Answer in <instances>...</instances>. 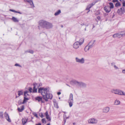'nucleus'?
I'll list each match as a JSON object with an SVG mask.
<instances>
[{
    "label": "nucleus",
    "mask_w": 125,
    "mask_h": 125,
    "mask_svg": "<svg viewBox=\"0 0 125 125\" xmlns=\"http://www.w3.org/2000/svg\"><path fill=\"white\" fill-rule=\"evenodd\" d=\"M40 93L42 96V97H40V101L44 103L45 101H48V99H51L52 97V95L51 93L50 88L47 87L40 88Z\"/></svg>",
    "instance_id": "obj_1"
},
{
    "label": "nucleus",
    "mask_w": 125,
    "mask_h": 125,
    "mask_svg": "<svg viewBox=\"0 0 125 125\" xmlns=\"http://www.w3.org/2000/svg\"><path fill=\"white\" fill-rule=\"evenodd\" d=\"M40 26L46 29H51L53 27L52 23L43 20L40 21Z\"/></svg>",
    "instance_id": "obj_2"
},
{
    "label": "nucleus",
    "mask_w": 125,
    "mask_h": 125,
    "mask_svg": "<svg viewBox=\"0 0 125 125\" xmlns=\"http://www.w3.org/2000/svg\"><path fill=\"white\" fill-rule=\"evenodd\" d=\"M69 105L70 107L72 106L73 103V94L71 93L70 94L68 101Z\"/></svg>",
    "instance_id": "obj_3"
},
{
    "label": "nucleus",
    "mask_w": 125,
    "mask_h": 125,
    "mask_svg": "<svg viewBox=\"0 0 125 125\" xmlns=\"http://www.w3.org/2000/svg\"><path fill=\"white\" fill-rule=\"evenodd\" d=\"M75 60L76 62L81 64H83L84 63L85 60L83 58H82L79 59L77 57H76Z\"/></svg>",
    "instance_id": "obj_4"
},
{
    "label": "nucleus",
    "mask_w": 125,
    "mask_h": 125,
    "mask_svg": "<svg viewBox=\"0 0 125 125\" xmlns=\"http://www.w3.org/2000/svg\"><path fill=\"white\" fill-rule=\"evenodd\" d=\"M125 9L124 7H122L120 9H118L117 11V13L119 15H121L125 12Z\"/></svg>",
    "instance_id": "obj_5"
},
{
    "label": "nucleus",
    "mask_w": 125,
    "mask_h": 125,
    "mask_svg": "<svg viewBox=\"0 0 125 125\" xmlns=\"http://www.w3.org/2000/svg\"><path fill=\"white\" fill-rule=\"evenodd\" d=\"M88 122L89 123L95 124L97 123V121L94 118H92L88 120Z\"/></svg>",
    "instance_id": "obj_6"
},
{
    "label": "nucleus",
    "mask_w": 125,
    "mask_h": 125,
    "mask_svg": "<svg viewBox=\"0 0 125 125\" xmlns=\"http://www.w3.org/2000/svg\"><path fill=\"white\" fill-rule=\"evenodd\" d=\"M80 44L78 42V41H77L75 42L73 45V47L74 49H76L78 48L80 46Z\"/></svg>",
    "instance_id": "obj_7"
},
{
    "label": "nucleus",
    "mask_w": 125,
    "mask_h": 125,
    "mask_svg": "<svg viewBox=\"0 0 125 125\" xmlns=\"http://www.w3.org/2000/svg\"><path fill=\"white\" fill-rule=\"evenodd\" d=\"M97 2V1H96L92 3L89 4L87 6L86 10H87L90 9Z\"/></svg>",
    "instance_id": "obj_8"
},
{
    "label": "nucleus",
    "mask_w": 125,
    "mask_h": 125,
    "mask_svg": "<svg viewBox=\"0 0 125 125\" xmlns=\"http://www.w3.org/2000/svg\"><path fill=\"white\" fill-rule=\"evenodd\" d=\"M26 1L30 4L31 6V8H34V7L32 0H24V1Z\"/></svg>",
    "instance_id": "obj_9"
},
{
    "label": "nucleus",
    "mask_w": 125,
    "mask_h": 125,
    "mask_svg": "<svg viewBox=\"0 0 125 125\" xmlns=\"http://www.w3.org/2000/svg\"><path fill=\"white\" fill-rule=\"evenodd\" d=\"M95 40L91 41L88 44V45L90 47V48H91L94 45V43L95 42Z\"/></svg>",
    "instance_id": "obj_10"
},
{
    "label": "nucleus",
    "mask_w": 125,
    "mask_h": 125,
    "mask_svg": "<svg viewBox=\"0 0 125 125\" xmlns=\"http://www.w3.org/2000/svg\"><path fill=\"white\" fill-rule=\"evenodd\" d=\"M4 116L7 120L9 122H11V120L10 119L9 115L8 113L5 112L4 114Z\"/></svg>",
    "instance_id": "obj_11"
},
{
    "label": "nucleus",
    "mask_w": 125,
    "mask_h": 125,
    "mask_svg": "<svg viewBox=\"0 0 125 125\" xmlns=\"http://www.w3.org/2000/svg\"><path fill=\"white\" fill-rule=\"evenodd\" d=\"M104 10L107 13H109L111 11V9L108 6H105L104 7Z\"/></svg>",
    "instance_id": "obj_12"
},
{
    "label": "nucleus",
    "mask_w": 125,
    "mask_h": 125,
    "mask_svg": "<svg viewBox=\"0 0 125 125\" xmlns=\"http://www.w3.org/2000/svg\"><path fill=\"white\" fill-rule=\"evenodd\" d=\"M79 82L75 80H73L71 81L70 82V83L72 84H77L78 85Z\"/></svg>",
    "instance_id": "obj_13"
},
{
    "label": "nucleus",
    "mask_w": 125,
    "mask_h": 125,
    "mask_svg": "<svg viewBox=\"0 0 125 125\" xmlns=\"http://www.w3.org/2000/svg\"><path fill=\"white\" fill-rule=\"evenodd\" d=\"M117 94L121 95H125V93L122 91L118 89Z\"/></svg>",
    "instance_id": "obj_14"
},
{
    "label": "nucleus",
    "mask_w": 125,
    "mask_h": 125,
    "mask_svg": "<svg viewBox=\"0 0 125 125\" xmlns=\"http://www.w3.org/2000/svg\"><path fill=\"white\" fill-rule=\"evenodd\" d=\"M110 110V108L108 107H106L104 108L103 110V112L104 113H107Z\"/></svg>",
    "instance_id": "obj_15"
},
{
    "label": "nucleus",
    "mask_w": 125,
    "mask_h": 125,
    "mask_svg": "<svg viewBox=\"0 0 125 125\" xmlns=\"http://www.w3.org/2000/svg\"><path fill=\"white\" fill-rule=\"evenodd\" d=\"M78 85L82 87H85L86 86V84L82 82H79Z\"/></svg>",
    "instance_id": "obj_16"
},
{
    "label": "nucleus",
    "mask_w": 125,
    "mask_h": 125,
    "mask_svg": "<svg viewBox=\"0 0 125 125\" xmlns=\"http://www.w3.org/2000/svg\"><path fill=\"white\" fill-rule=\"evenodd\" d=\"M45 115L46 116V117L47 119L49 121H50L51 120V118L48 115V113L47 111L46 112Z\"/></svg>",
    "instance_id": "obj_17"
},
{
    "label": "nucleus",
    "mask_w": 125,
    "mask_h": 125,
    "mask_svg": "<svg viewBox=\"0 0 125 125\" xmlns=\"http://www.w3.org/2000/svg\"><path fill=\"white\" fill-rule=\"evenodd\" d=\"M84 41V39L83 38H81L79 41H78L79 43L80 44V45H82Z\"/></svg>",
    "instance_id": "obj_18"
},
{
    "label": "nucleus",
    "mask_w": 125,
    "mask_h": 125,
    "mask_svg": "<svg viewBox=\"0 0 125 125\" xmlns=\"http://www.w3.org/2000/svg\"><path fill=\"white\" fill-rule=\"evenodd\" d=\"M118 89H114L112 90L111 92L112 93L115 94H117Z\"/></svg>",
    "instance_id": "obj_19"
},
{
    "label": "nucleus",
    "mask_w": 125,
    "mask_h": 125,
    "mask_svg": "<svg viewBox=\"0 0 125 125\" xmlns=\"http://www.w3.org/2000/svg\"><path fill=\"white\" fill-rule=\"evenodd\" d=\"M27 119H26V118H23L22 119V124L23 125H24L26 123L27 121Z\"/></svg>",
    "instance_id": "obj_20"
},
{
    "label": "nucleus",
    "mask_w": 125,
    "mask_h": 125,
    "mask_svg": "<svg viewBox=\"0 0 125 125\" xmlns=\"http://www.w3.org/2000/svg\"><path fill=\"white\" fill-rule=\"evenodd\" d=\"M24 109V106L23 105H22L21 107V108H18V111L20 112H22Z\"/></svg>",
    "instance_id": "obj_21"
},
{
    "label": "nucleus",
    "mask_w": 125,
    "mask_h": 125,
    "mask_svg": "<svg viewBox=\"0 0 125 125\" xmlns=\"http://www.w3.org/2000/svg\"><path fill=\"white\" fill-rule=\"evenodd\" d=\"M11 19L13 21L15 22H18L19 21V20L17 18L14 17H12Z\"/></svg>",
    "instance_id": "obj_22"
},
{
    "label": "nucleus",
    "mask_w": 125,
    "mask_h": 125,
    "mask_svg": "<svg viewBox=\"0 0 125 125\" xmlns=\"http://www.w3.org/2000/svg\"><path fill=\"white\" fill-rule=\"evenodd\" d=\"M90 48H90V47L88 45H87L85 46L84 48V50L85 52H87Z\"/></svg>",
    "instance_id": "obj_23"
},
{
    "label": "nucleus",
    "mask_w": 125,
    "mask_h": 125,
    "mask_svg": "<svg viewBox=\"0 0 125 125\" xmlns=\"http://www.w3.org/2000/svg\"><path fill=\"white\" fill-rule=\"evenodd\" d=\"M29 99L28 98H26L25 97H24L23 101L22 102V104H23L26 102Z\"/></svg>",
    "instance_id": "obj_24"
},
{
    "label": "nucleus",
    "mask_w": 125,
    "mask_h": 125,
    "mask_svg": "<svg viewBox=\"0 0 125 125\" xmlns=\"http://www.w3.org/2000/svg\"><path fill=\"white\" fill-rule=\"evenodd\" d=\"M61 13V11L60 10H58L55 13L54 15L55 16H57L59 15Z\"/></svg>",
    "instance_id": "obj_25"
},
{
    "label": "nucleus",
    "mask_w": 125,
    "mask_h": 125,
    "mask_svg": "<svg viewBox=\"0 0 125 125\" xmlns=\"http://www.w3.org/2000/svg\"><path fill=\"white\" fill-rule=\"evenodd\" d=\"M28 91H25L24 93V97H27L28 96H29V94H28L29 93Z\"/></svg>",
    "instance_id": "obj_26"
},
{
    "label": "nucleus",
    "mask_w": 125,
    "mask_h": 125,
    "mask_svg": "<svg viewBox=\"0 0 125 125\" xmlns=\"http://www.w3.org/2000/svg\"><path fill=\"white\" fill-rule=\"evenodd\" d=\"M10 11H12L13 12H14V13H18L19 14H21L22 13L20 12H18L16 11L15 10H12V9H10Z\"/></svg>",
    "instance_id": "obj_27"
},
{
    "label": "nucleus",
    "mask_w": 125,
    "mask_h": 125,
    "mask_svg": "<svg viewBox=\"0 0 125 125\" xmlns=\"http://www.w3.org/2000/svg\"><path fill=\"white\" fill-rule=\"evenodd\" d=\"M109 4L110 5V7L109 8L110 9L113 8L114 7V6L113 4L112 3H109Z\"/></svg>",
    "instance_id": "obj_28"
},
{
    "label": "nucleus",
    "mask_w": 125,
    "mask_h": 125,
    "mask_svg": "<svg viewBox=\"0 0 125 125\" xmlns=\"http://www.w3.org/2000/svg\"><path fill=\"white\" fill-rule=\"evenodd\" d=\"M37 88H36L35 86H34L33 87V89L32 91V92L35 93L37 92Z\"/></svg>",
    "instance_id": "obj_29"
},
{
    "label": "nucleus",
    "mask_w": 125,
    "mask_h": 125,
    "mask_svg": "<svg viewBox=\"0 0 125 125\" xmlns=\"http://www.w3.org/2000/svg\"><path fill=\"white\" fill-rule=\"evenodd\" d=\"M18 94L19 96L23 94V92L22 91H18Z\"/></svg>",
    "instance_id": "obj_30"
},
{
    "label": "nucleus",
    "mask_w": 125,
    "mask_h": 125,
    "mask_svg": "<svg viewBox=\"0 0 125 125\" xmlns=\"http://www.w3.org/2000/svg\"><path fill=\"white\" fill-rule=\"evenodd\" d=\"M120 103V102L119 101L116 100L115 102V105H118Z\"/></svg>",
    "instance_id": "obj_31"
},
{
    "label": "nucleus",
    "mask_w": 125,
    "mask_h": 125,
    "mask_svg": "<svg viewBox=\"0 0 125 125\" xmlns=\"http://www.w3.org/2000/svg\"><path fill=\"white\" fill-rule=\"evenodd\" d=\"M25 52H29V53H31V54H33L34 52L33 51H32V50H28L27 51H26Z\"/></svg>",
    "instance_id": "obj_32"
},
{
    "label": "nucleus",
    "mask_w": 125,
    "mask_h": 125,
    "mask_svg": "<svg viewBox=\"0 0 125 125\" xmlns=\"http://www.w3.org/2000/svg\"><path fill=\"white\" fill-rule=\"evenodd\" d=\"M121 5V4L120 3L118 2H117L116 3H115V6L116 7H117L118 6H120Z\"/></svg>",
    "instance_id": "obj_33"
},
{
    "label": "nucleus",
    "mask_w": 125,
    "mask_h": 125,
    "mask_svg": "<svg viewBox=\"0 0 125 125\" xmlns=\"http://www.w3.org/2000/svg\"><path fill=\"white\" fill-rule=\"evenodd\" d=\"M3 118V115L2 112H0V118L2 119Z\"/></svg>",
    "instance_id": "obj_34"
},
{
    "label": "nucleus",
    "mask_w": 125,
    "mask_h": 125,
    "mask_svg": "<svg viewBox=\"0 0 125 125\" xmlns=\"http://www.w3.org/2000/svg\"><path fill=\"white\" fill-rule=\"evenodd\" d=\"M32 114L35 116L37 118H38L37 114L35 112H33L32 113Z\"/></svg>",
    "instance_id": "obj_35"
},
{
    "label": "nucleus",
    "mask_w": 125,
    "mask_h": 125,
    "mask_svg": "<svg viewBox=\"0 0 125 125\" xmlns=\"http://www.w3.org/2000/svg\"><path fill=\"white\" fill-rule=\"evenodd\" d=\"M18 104L19 105H20L21 104H22V101L21 100H19L18 102Z\"/></svg>",
    "instance_id": "obj_36"
},
{
    "label": "nucleus",
    "mask_w": 125,
    "mask_h": 125,
    "mask_svg": "<svg viewBox=\"0 0 125 125\" xmlns=\"http://www.w3.org/2000/svg\"><path fill=\"white\" fill-rule=\"evenodd\" d=\"M29 91H30V93L32 92V88L31 87H30L29 89Z\"/></svg>",
    "instance_id": "obj_37"
},
{
    "label": "nucleus",
    "mask_w": 125,
    "mask_h": 125,
    "mask_svg": "<svg viewBox=\"0 0 125 125\" xmlns=\"http://www.w3.org/2000/svg\"><path fill=\"white\" fill-rule=\"evenodd\" d=\"M42 121L43 123H46L45 121V119H42Z\"/></svg>",
    "instance_id": "obj_38"
},
{
    "label": "nucleus",
    "mask_w": 125,
    "mask_h": 125,
    "mask_svg": "<svg viewBox=\"0 0 125 125\" xmlns=\"http://www.w3.org/2000/svg\"><path fill=\"white\" fill-rule=\"evenodd\" d=\"M15 66H19V67H21V65H19V64H18V63L15 64Z\"/></svg>",
    "instance_id": "obj_39"
},
{
    "label": "nucleus",
    "mask_w": 125,
    "mask_h": 125,
    "mask_svg": "<svg viewBox=\"0 0 125 125\" xmlns=\"http://www.w3.org/2000/svg\"><path fill=\"white\" fill-rule=\"evenodd\" d=\"M97 18L98 19V20L100 21H101V18L100 17V16H98L97 17Z\"/></svg>",
    "instance_id": "obj_40"
},
{
    "label": "nucleus",
    "mask_w": 125,
    "mask_h": 125,
    "mask_svg": "<svg viewBox=\"0 0 125 125\" xmlns=\"http://www.w3.org/2000/svg\"><path fill=\"white\" fill-rule=\"evenodd\" d=\"M123 4V7H125V1H123L122 2Z\"/></svg>",
    "instance_id": "obj_41"
},
{
    "label": "nucleus",
    "mask_w": 125,
    "mask_h": 125,
    "mask_svg": "<svg viewBox=\"0 0 125 125\" xmlns=\"http://www.w3.org/2000/svg\"><path fill=\"white\" fill-rule=\"evenodd\" d=\"M35 99L36 100H38L39 102V96H38Z\"/></svg>",
    "instance_id": "obj_42"
},
{
    "label": "nucleus",
    "mask_w": 125,
    "mask_h": 125,
    "mask_svg": "<svg viewBox=\"0 0 125 125\" xmlns=\"http://www.w3.org/2000/svg\"><path fill=\"white\" fill-rule=\"evenodd\" d=\"M111 65L113 66H114V65H115V63L113 62L111 63Z\"/></svg>",
    "instance_id": "obj_43"
},
{
    "label": "nucleus",
    "mask_w": 125,
    "mask_h": 125,
    "mask_svg": "<svg viewBox=\"0 0 125 125\" xmlns=\"http://www.w3.org/2000/svg\"><path fill=\"white\" fill-rule=\"evenodd\" d=\"M113 2H118V0H113Z\"/></svg>",
    "instance_id": "obj_44"
},
{
    "label": "nucleus",
    "mask_w": 125,
    "mask_h": 125,
    "mask_svg": "<svg viewBox=\"0 0 125 125\" xmlns=\"http://www.w3.org/2000/svg\"><path fill=\"white\" fill-rule=\"evenodd\" d=\"M114 67L115 69H118V67L117 66H116L115 65H114Z\"/></svg>",
    "instance_id": "obj_45"
},
{
    "label": "nucleus",
    "mask_w": 125,
    "mask_h": 125,
    "mask_svg": "<svg viewBox=\"0 0 125 125\" xmlns=\"http://www.w3.org/2000/svg\"><path fill=\"white\" fill-rule=\"evenodd\" d=\"M122 72L124 73H125V69L124 70H123L122 71Z\"/></svg>",
    "instance_id": "obj_46"
},
{
    "label": "nucleus",
    "mask_w": 125,
    "mask_h": 125,
    "mask_svg": "<svg viewBox=\"0 0 125 125\" xmlns=\"http://www.w3.org/2000/svg\"><path fill=\"white\" fill-rule=\"evenodd\" d=\"M120 33H124H124H125V31H122L121 32H120Z\"/></svg>",
    "instance_id": "obj_47"
},
{
    "label": "nucleus",
    "mask_w": 125,
    "mask_h": 125,
    "mask_svg": "<svg viewBox=\"0 0 125 125\" xmlns=\"http://www.w3.org/2000/svg\"><path fill=\"white\" fill-rule=\"evenodd\" d=\"M57 94L58 95H59L61 94V93L60 92H58L57 93Z\"/></svg>",
    "instance_id": "obj_48"
},
{
    "label": "nucleus",
    "mask_w": 125,
    "mask_h": 125,
    "mask_svg": "<svg viewBox=\"0 0 125 125\" xmlns=\"http://www.w3.org/2000/svg\"><path fill=\"white\" fill-rule=\"evenodd\" d=\"M97 15H98L100 14L99 12V11H97Z\"/></svg>",
    "instance_id": "obj_49"
},
{
    "label": "nucleus",
    "mask_w": 125,
    "mask_h": 125,
    "mask_svg": "<svg viewBox=\"0 0 125 125\" xmlns=\"http://www.w3.org/2000/svg\"><path fill=\"white\" fill-rule=\"evenodd\" d=\"M88 10V11L87 12V13H88L90 11V9H89V10Z\"/></svg>",
    "instance_id": "obj_50"
},
{
    "label": "nucleus",
    "mask_w": 125,
    "mask_h": 125,
    "mask_svg": "<svg viewBox=\"0 0 125 125\" xmlns=\"http://www.w3.org/2000/svg\"><path fill=\"white\" fill-rule=\"evenodd\" d=\"M121 1H124V0H119Z\"/></svg>",
    "instance_id": "obj_51"
},
{
    "label": "nucleus",
    "mask_w": 125,
    "mask_h": 125,
    "mask_svg": "<svg viewBox=\"0 0 125 125\" xmlns=\"http://www.w3.org/2000/svg\"><path fill=\"white\" fill-rule=\"evenodd\" d=\"M66 85L68 86H69L70 87V86H69V85L68 84H66Z\"/></svg>",
    "instance_id": "obj_52"
},
{
    "label": "nucleus",
    "mask_w": 125,
    "mask_h": 125,
    "mask_svg": "<svg viewBox=\"0 0 125 125\" xmlns=\"http://www.w3.org/2000/svg\"><path fill=\"white\" fill-rule=\"evenodd\" d=\"M46 125H50V123H48Z\"/></svg>",
    "instance_id": "obj_53"
},
{
    "label": "nucleus",
    "mask_w": 125,
    "mask_h": 125,
    "mask_svg": "<svg viewBox=\"0 0 125 125\" xmlns=\"http://www.w3.org/2000/svg\"><path fill=\"white\" fill-rule=\"evenodd\" d=\"M38 93H39V88H38Z\"/></svg>",
    "instance_id": "obj_54"
},
{
    "label": "nucleus",
    "mask_w": 125,
    "mask_h": 125,
    "mask_svg": "<svg viewBox=\"0 0 125 125\" xmlns=\"http://www.w3.org/2000/svg\"><path fill=\"white\" fill-rule=\"evenodd\" d=\"M42 85V84H40V85H39L40 86H41V85Z\"/></svg>",
    "instance_id": "obj_55"
},
{
    "label": "nucleus",
    "mask_w": 125,
    "mask_h": 125,
    "mask_svg": "<svg viewBox=\"0 0 125 125\" xmlns=\"http://www.w3.org/2000/svg\"><path fill=\"white\" fill-rule=\"evenodd\" d=\"M73 125H74L75 124V123H73Z\"/></svg>",
    "instance_id": "obj_56"
},
{
    "label": "nucleus",
    "mask_w": 125,
    "mask_h": 125,
    "mask_svg": "<svg viewBox=\"0 0 125 125\" xmlns=\"http://www.w3.org/2000/svg\"><path fill=\"white\" fill-rule=\"evenodd\" d=\"M36 125H39V123H38L37 124H36Z\"/></svg>",
    "instance_id": "obj_57"
},
{
    "label": "nucleus",
    "mask_w": 125,
    "mask_h": 125,
    "mask_svg": "<svg viewBox=\"0 0 125 125\" xmlns=\"http://www.w3.org/2000/svg\"><path fill=\"white\" fill-rule=\"evenodd\" d=\"M94 25H93V28H94Z\"/></svg>",
    "instance_id": "obj_58"
},
{
    "label": "nucleus",
    "mask_w": 125,
    "mask_h": 125,
    "mask_svg": "<svg viewBox=\"0 0 125 125\" xmlns=\"http://www.w3.org/2000/svg\"><path fill=\"white\" fill-rule=\"evenodd\" d=\"M64 123H65L66 122V120H64Z\"/></svg>",
    "instance_id": "obj_59"
},
{
    "label": "nucleus",
    "mask_w": 125,
    "mask_h": 125,
    "mask_svg": "<svg viewBox=\"0 0 125 125\" xmlns=\"http://www.w3.org/2000/svg\"><path fill=\"white\" fill-rule=\"evenodd\" d=\"M40 125H41V124L40 123Z\"/></svg>",
    "instance_id": "obj_60"
},
{
    "label": "nucleus",
    "mask_w": 125,
    "mask_h": 125,
    "mask_svg": "<svg viewBox=\"0 0 125 125\" xmlns=\"http://www.w3.org/2000/svg\"><path fill=\"white\" fill-rule=\"evenodd\" d=\"M111 0H108L109 1H111Z\"/></svg>",
    "instance_id": "obj_61"
},
{
    "label": "nucleus",
    "mask_w": 125,
    "mask_h": 125,
    "mask_svg": "<svg viewBox=\"0 0 125 125\" xmlns=\"http://www.w3.org/2000/svg\"><path fill=\"white\" fill-rule=\"evenodd\" d=\"M59 99H60V97H59Z\"/></svg>",
    "instance_id": "obj_62"
},
{
    "label": "nucleus",
    "mask_w": 125,
    "mask_h": 125,
    "mask_svg": "<svg viewBox=\"0 0 125 125\" xmlns=\"http://www.w3.org/2000/svg\"><path fill=\"white\" fill-rule=\"evenodd\" d=\"M61 27H63V26H62H62H61Z\"/></svg>",
    "instance_id": "obj_63"
},
{
    "label": "nucleus",
    "mask_w": 125,
    "mask_h": 125,
    "mask_svg": "<svg viewBox=\"0 0 125 125\" xmlns=\"http://www.w3.org/2000/svg\"><path fill=\"white\" fill-rule=\"evenodd\" d=\"M86 30V29H85V30Z\"/></svg>",
    "instance_id": "obj_64"
}]
</instances>
